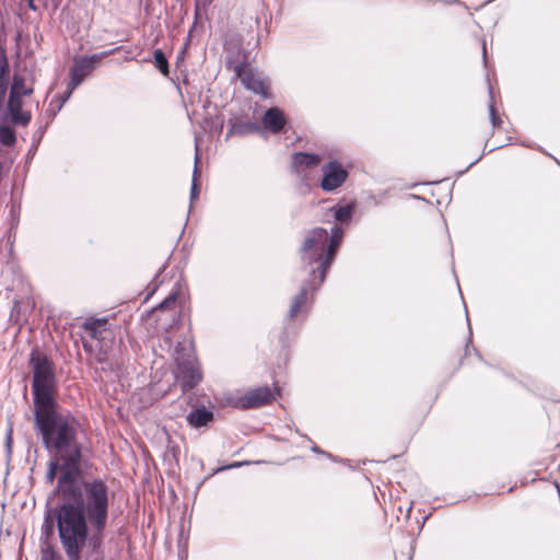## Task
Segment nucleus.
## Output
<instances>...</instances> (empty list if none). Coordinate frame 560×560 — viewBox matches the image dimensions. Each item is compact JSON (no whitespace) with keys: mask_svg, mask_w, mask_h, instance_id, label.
<instances>
[{"mask_svg":"<svg viewBox=\"0 0 560 560\" xmlns=\"http://www.w3.org/2000/svg\"><path fill=\"white\" fill-rule=\"evenodd\" d=\"M59 457L61 474L58 477L57 492L62 501H72L75 495L80 494L82 488V483L78 481L82 472V452L75 450L71 454H61Z\"/></svg>","mask_w":560,"mask_h":560,"instance_id":"423d86ee","label":"nucleus"},{"mask_svg":"<svg viewBox=\"0 0 560 560\" xmlns=\"http://www.w3.org/2000/svg\"><path fill=\"white\" fill-rule=\"evenodd\" d=\"M213 0H196V14H201V12H206L209 5Z\"/></svg>","mask_w":560,"mask_h":560,"instance_id":"c756f323","label":"nucleus"},{"mask_svg":"<svg viewBox=\"0 0 560 560\" xmlns=\"http://www.w3.org/2000/svg\"><path fill=\"white\" fill-rule=\"evenodd\" d=\"M74 90L75 89L71 88V82H69L67 91L60 96L58 109H60L65 105V103L70 98Z\"/></svg>","mask_w":560,"mask_h":560,"instance_id":"7c9ffc66","label":"nucleus"},{"mask_svg":"<svg viewBox=\"0 0 560 560\" xmlns=\"http://www.w3.org/2000/svg\"><path fill=\"white\" fill-rule=\"evenodd\" d=\"M482 55H483V62L487 66V48H486L485 42L482 43Z\"/></svg>","mask_w":560,"mask_h":560,"instance_id":"e433bc0d","label":"nucleus"},{"mask_svg":"<svg viewBox=\"0 0 560 560\" xmlns=\"http://www.w3.org/2000/svg\"><path fill=\"white\" fill-rule=\"evenodd\" d=\"M343 237V229L337 224L331 228L330 234L328 233V258L336 256L337 250Z\"/></svg>","mask_w":560,"mask_h":560,"instance_id":"6ab92c4d","label":"nucleus"},{"mask_svg":"<svg viewBox=\"0 0 560 560\" xmlns=\"http://www.w3.org/2000/svg\"><path fill=\"white\" fill-rule=\"evenodd\" d=\"M320 163V156L314 153L298 152L292 156V165L296 173H302L306 168L315 167Z\"/></svg>","mask_w":560,"mask_h":560,"instance_id":"dca6fc26","label":"nucleus"},{"mask_svg":"<svg viewBox=\"0 0 560 560\" xmlns=\"http://www.w3.org/2000/svg\"><path fill=\"white\" fill-rule=\"evenodd\" d=\"M328 231L314 228L305 233L300 247L303 267L310 277H317L318 284L325 281L326 275L336 256L328 258Z\"/></svg>","mask_w":560,"mask_h":560,"instance_id":"20e7f679","label":"nucleus"},{"mask_svg":"<svg viewBox=\"0 0 560 560\" xmlns=\"http://www.w3.org/2000/svg\"><path fill=\"white\" fill-rule=\"evenodd\" d=\"M241 465H243V463H234V464L230 465L229 468L240 467Z\"/></svg>","mask_w":560,"mask_h":560,"instance_id":"a19ab883","label":"nucleus"},{"mask_svg":"<svg viewBox=\"0 0 560 560\" xmlns=\"http://www.w3.org/2000/svg\"><path fill=\"white\" fill-rule=\"evenodd\" d=\"M176 299H177V294L176 293H171L167 298H165L159 304L158 308L165 310V308L170 307L171 305H173L176 302Z\"/></svg>","mask_w":560,"mask_h":560,"instance_id":"c85d7f7f","label":"nucleus"},{"mask_svg":"<svg viewBox=\"0 0 560 560\" xmlns=\"http://www.w3.org/2000/svg\"><path fill=\"white\" fill-rule=\"evenodd\" d=\"M16 141L14 130L9 126H0V143L7 147L13 145Z\"/></svg>","mask_w":560,"mask_h":560,"instance_id":"4be33fe9","label":"nucleus"},{"mask_svg":"<svg viewBox=\"0 0 560 560\" xmlns=\"http://www.w3.org/2000/svg\"><path fill=\"white\" fill-rule=\"evenodd\" d=\"M11 121L14 125L26 126L30 124L32 116L28 112L19 110L18 113H11Z\"/></svg>","mask_w":560,"mask_h":560,"instance_id":"b1692460","label":"nucleus"},{"mask_svg":"<svg viewBox=\"0 0 560 560\" xmlns=\"http://www.w3.org/2000/svg\"><path fill=\"white\" fill-rule=\"evenodd\" d=\"M96 360L98 362H104L107 360V353L106 351H103L102 349H100V351L96 353Z\"/></svg>","mask_w":560,"mask_h":560,"instance_id":"f704fd0d","label":"nucleus"},{"mask_svg":"<svg viewBox=\"0 0 560 560\" xmlns=\"http://www.w3.org/2000/svg\"><path fill=\"white\" fill-rule=\"evenodd\" d=\"M57 407L34 410L35 427L42 434L45 447L59 456L82 451V445L77 441L79 422L70 415L58 413Z\"/></svg>","mask_w":560,"mask_h":560,"instance_id":"f257e3e1","label":"nucleus"},{"mask_svg":"<svg viewBox=\"0 0 560 560\" xmlns=\"http://www.w3.org/2000/svg\"><path fill=\"white\" fill-rule=\"evenodd\" d=\"M42 533L46 537L50 536L52 534V523L48 522V520H46L45 524L42 527Z\"/></svg>","mask_w":560,"mask_h":560,"instance_id":"473e14b6","label":"nucleus"},{"mask_svg":"<svg viewBox=\"0 0 560 560\" xmlns=\"http://www.w3.org/2000/svg\"><path fill=\"white\" fill-rule=\"evenodd\" d=\"M559 471H560V464H559Z\"/></svg>","mask_w":560,"mask_h":560,"instance_id":"79ce46f5","label":"nucleus"},{"mask_svg":"<svg viewBox=\"0 0 560 560\" xmlns=\"http://www.w3.org/2000/svg\"><path fill=\"white\" fill-rule=\"evenodd\" d=\"M489 114L493 128H498L502 125V119L497 114L493 103L489 105Z\"/></svg>","mask_w":560,"mask_h":560,"instance_id":"cd10ccee","label":"nucleus"},{"mask_svg":"<svg viewBox=\"0 0 560 560\" xmlns=\"http://www.w3.org/2000/svg\"><path fill=\"white\" fill-rule=\"evenodd\" d=\"M154 56V65L155 67L163 73L168 74V61L165 57V54L161 49H155L153 52Z\"/></svg>","mask_w":560,"mask_h":560,"instance_id":"5701e85b","label":"nucleus"},{"mask_svg":"<svg viewBox=\"0 0 560 560\" xmlns=\"http://www.w3.org/2000/svg\"><path fill=\"white\" fill-rule=\"evenodd\" d=\"M9 73L10 70L7 56L4 51L0 49V108H2L7 95Z\"/></svg>","mask_w":560,"mask_h":560,"instance_id":"a211bd4d","label":"nucleus"},{"mask_svg":"<svg viewBox=\"0 0 560 560\" xmlns=\"http://www.w3.org/2000/svg\"><path fill=\"white\" fill-rule=\"evenodd\" d=\"M323 178L320 188L324 191H334L339 188L348 178V172L338 161H330L322 168Z\"/></svg>","mask_w":560,"mask_h":560,"instance_id":"9d476101","label":"nucleus"},{"mask_svg":"<svg viewBox=\"0 0 560 560\" xmlns=\"http://www.w3.org/2000/svg\"><path fill=\"white\" fill-rule=\"evenodd\" d=\"M113 51L114 50L103 51L101 54H93L90 56L75 58L74 65L70 69L71 88L77 89L83 82V80L93 72L95 65Z\"/></svg>","mask_w":560,"mask_h":560,"instance_id":"6e6552de","label":"nucleus"},{"mask_svg":"<svg viewBox=\"0 0 560 560\" xmlns=\"http://www.w3.org/2000/svg\"><path fill=\"white\" fill-rule=\"evenodd\" d=\"M259 126L253 121L235 119L230 121V129L226 139L231 136L244 137L249 133L258 132Z\"/></svg>","mask_w":560,"mask_h":560,"instance_id":"f3484780","label":"nucleus"},{"mask_svg":"<svg viewBox=\"0 0 560 560\" xmlns=\"http://www.w3.org/2000/svg\"><path fill=\"white\" fill-rule=\"evenodd\" d=\"M82 330L85 336L83 339V348L89 352H93L98 343L110 334L107 329V320L105 318L85 320L82 325Z\"/></svg>","mask_w":560,"mask_h":560,"instance_id":"1a4fd4ad","label":"nucleus"},{"mask_svg":"<svg viewBox=\"0 0 560 560\" xmlns=\"http://www.w3.org/2000/svg\"><path fill=\"white\" fill-rule=\"evenodd\" d=\"M319 285L320 284H318L317 277H310V279L303 283L299 293L292 300V303H291V306H290V310L288 313V317L290 319L294 318L302 311V307L307 302L310 293L317 290Z\"/></svg>","mask_w":560,"mask_h":560,"instance_id":"ddd939ff","label":"nucleus"},{"mask_svg":"<svg viewBox=\"0 0 560 560\" xmlns=\"http://www.w3.org/2000/svg\"><path fill=\"white\" fill-rule=\"evenodd\" d=\"M58 469H60V464L57 460H52L49 463L48 471L46 475L48 482L51 483L55 480Z\"/></svg>","mask_w":560,"mask_h":560,"instance_id":"bb28decb","label":"nucleus"},{"mask_svg":"<svg viewBox=\"0 0 560 560\" xmlns=\"http://www.w3.org/2000/svg\"><path fill=\"white\" fill-rule=\"evenodd\" d=\"M311 450H312L314 453L325 454V455H327L328 457H331V454H328V453L323 452V451H322L318 446H316V445L312 446V448H311Z\"/></svg>","mask_w":560,"mask_h":560,"instance_id":"c9c22d12","label":"nucleus"},{"mask_svg":"<svg viewBox=\"0 0 560 560\" xmlns=\"http://www.w3.org/2000/svg\"><path fill=\"white\" fill-rule=\"evenodd\" d=\"M168 450H170V451H172V452H173V454L175 455V451H177V450H178V447H177V446H175V445H171V444H170V445H168Z\"/></svg>","mask_w":560,"mask_h":560,"instance_id":"ea45409f","label":"nucleus"},{"mask_svg":"<svg viewBox=\"0 0 560 560\" xmlns=\"http://www.w3.org/2000/svg\"><path fill=\"white\" fill-rule=\"evenodd\" d=\"M30 365L33 372L32 393L34 410L58 406L56 400L57 376L54 362L37 350L30 355Z\"/></svg>","mask_w":560,"mask_h":560,"instance_id":"39448f33","label":"nucleus"},{"mask_svg":"<svg viewBox=\"0 0 560 560\" xmlns=\"http://www.w3.org/2000/svg\"><path fill=\"white\" fill-rule=\"evenodd\" d=\"M177 380L183 393L192 390L202 381L199 364L190 360L179 362Z\"/></svg>","mask_w":560,"mask_h":560,"instance_id":"9b49d317","label":"nucleus"},{"mask_svg":"<svg viewBox=\"0 0 560 560\" xmlns=\"http://www.w3.org/2000/svg\"><path fill=\"white\" fill-rule=\"evenodd\" d=\"M186 420L191 428L198 429L213 422L214 413L205 406H198L186 416Z\"/></svg>","mask_w":560,"mask_h":560,"instance_id":"2eb2a0df","label":"nucleus"},{"mask_svg":"<svg viewBox=\"0 0 560 560\" xmlns=\"http://www.w3.org/2000/svg\"><path fill=\"white\" fill-rule=\"evenodd\" d=\"M40 560H62L60 555L51 546H46L42 549Z\"/></svg>","mask_w":560,"mask_h":560,"instance_id":"a878e982","label":"nucleus"},{"mask_svg":"<svg viewBox=\"0 0 560 560\" xmlns=\"http://www.w3.org/2000/svg\"><path fill=\"white\" fill-rule=\"evenodd\" d=\"M276 398V394L269 386H260L253 388L241 396L237 406L242 409L258 408L271 402Z\"/></svg>","mask_w":560,"mask_h":560,"instance_id":"f8f14e48","label":"nucleus"},{"mask_svg":"<svg viewBox=\"0 0 560 560\" xmlns=\"http://www.w3.org/2000/svg\"><path fill=\"white\" fill-rule=\"evenodd\" d=\"M195 401H196V395H195V394H189V395H188L187 402H188L189 405H194V404H195Z\"/></svg>","mask_w":560,"mask_h":560,"instance_id":"4c0bfd02","label":"nucleus"},{"mask_svg":"<svg viewBox=\"0 0 560 560\" xmlns=\"http://www.w3.org/2000/svg\"><path fill=\"white\" fill-rule=\"evenodd\" d=\"M27 5L31 10H36V7L34 4V0H27Z\"/></svg>","mask_w":560,"mask_h":560,"instance_id":"58836bf2","label":"nucleus"},{"mask_svg":"<svg viewBox=\"0 0 560 560\" xmlns=\"http://www.w3.org/2000/svg\"><path fill=\"white\" fill-rule=\"evenodd\" d=\"M235 72L247 90L265 98L268 96L270 86L269 80L258 70L252 69L245 65H240L235 67Z\"/></svg>","mask_w":560,"mask_h":560,"instance_id":"0eeeda50","label":"nucleus"},{"mask_svg":"<svg viewBox=\"0 0 560 560\" xmlns=\"http://www.w3.org/2000/svg\"><path fill=\"white\" fill-rule=\"evenodd\" d=\"M265 129L272 133L280 132L285 125V117L278 107H271L266 110L261 119Z\"/></svg>","mask_w":560,"mask_h":560,"instance_id":"4468645a","label":"nucleus"},{"mask_svg":"<svg viewBox=\"0 0 560 560\" xmlns=\"http://www.w3.org/2000/svg\"><path fill=\"white\" fill-rule=\"evenodd\" d=\"M110 494L107 482L95 477L82 481L80 494L72 500L84 510L90 524L98 534L103 533L107 524Z\"/></svg>","mask_w":560,"mask_h":560,"instance_id":"7ed1b4c3","label":"nucleus"},{"mask_svg":"<svg viewBox=\"0 0 560 560\" xmlns=\"http://www.w3.org/2000/svg\"><path fill=\"white\" fill-rule=\"evenodd\" d=\"M198 160H199L198 145L196 144V155H195V167H194V173H192V180H195V179L197 180V177L199 175V170L197 166Z\"/></svg>","mask_w":560,"mask_h":560,"instance_id":"72a5a7b5","label":"nucleus"},{"mask_svg":"<svg viewBox=\"0 0 560 560\" xmlns=\"http://www.w3.org/2000/svg\"><path fill=\"white\" fill-rule=\"evenodd\" d=\"M331 211L334 213V218L336 221L340 223H347L351 220L353 211H354V203H349L346 206H337L331 208Z\"/></svg>","mask_w":560,"mask_h":560,"instance_id":"412c9836","label":"nucleus"},{"mask_svg":"<svg viewBox=\"0 0 560 560\" xmlns=\"http://www.w3.org/2000/svg\"><path fill=\"white\" fill-rule=\"evenodd\" d=\"M19 80L18 83H20V86H19V94H21V96H28L33 93V89L32 88H27L25 86V80L22 75H19V74H14L13 75V80H12V84H15V81Z\"/></svg>","mask_w":560,"mask_h":560,"instance_id":"393cba45","label":"nucleus"},{"mask_svg":"<svg viewBox=\"0 0 560 560\" xmlns=\"http://www.w3.org/2000/svg\"><path fill=\"white\" fill-rule=\"evenodd\" d=\"M15 82H19L16 80ZM19 86L20 83L11 84L9 101H8V109L9 113H18L19 110H22L23 107V101L21 94H19Z\"/></svg>","mask_w":560,"mask_h":560,"instance_id":"aec40b11","label":"nucleus"},{"mask_svg":"<svg viewBox=\"0 0 560 560\" xmlns=\"http://www.w3.org/2000/svg\"><path fill=\"white\" fill-rule=\"evenodd\" d=\"M199 195V187L196 183V179L191 182V188H190V202H192Z\"/></svg>","mask_w":560,"mask_h":560,"instance_id":"2f4dec72","label":"nucleus"},{"mask_svg":"<svg viewBox=\"0 0 560 560\" xmlns=\"http://www.w3.org/2000/svg\"><path fill=\"white\" fill-rule=\"evenodd\" d=\"M57 528L61 546L69 560H81L80 551L88 539V517L73 501L57 506Z\"/></svg>","mask_w":560,"mask_h":560,"instance_id":"f03ea898","label":"nucleus"}]
</instances>
